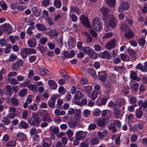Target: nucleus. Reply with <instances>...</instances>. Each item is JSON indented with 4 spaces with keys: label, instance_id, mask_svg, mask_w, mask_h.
Segmentation results:
<instances>
[{
    "label": "nucleus",
    "instance_id": "9",
    "mask_svg": "<svg viewBox=\"0 0 147 147\" xmlns=\"http://www.w3.org/2000/svg\"><path fill=\"white\" fill-rule=\"evenodd\" d=\"M23 65V62L22 60L20 59L16 62L15 63L12 67V69L14 71H16L19 69V66H22Z\"/></svg>",
    "mask_w": 147,
    "mask_h": 147
},
{
    "label": "nucleus",
    "instance_id": "16",
    "mask_svg": "<svg viewBox=\"0 0 147 147\" xmlns=\"http://www.w3.org/2000/svg\"><path fill=\"white\" fill-rule=\"evenodd\" d=\"M49 71L45 67H43L42 68H39L38 69V72L42 76H44L45 75L46 73Z\"/></svg>",
    "mask_w": 147,
    "mask_h": 147
},
{
    "label": "nucleus",
    "instance_id": "54",
    "mask_svg": "<svg viewBox=\"0 0 147 147\" xmlns=\"http://www.w3.org/2000/svg\"><path fill=\"white\" fill-rule=\"evenodd\" d=\"M48 40L47 37H43L41 38L40 39V42L42 45H45Z\"/></svg>",
    "mask_w": 147,
    "mask_h": 147
},
{
    "label": "nucleus",
    "instance_id": "48",
    "mask_svg": "<svg viewBox=\"0 0 147 147\" xmlns=\"http://www.w3.org/2000/svg\"><path fill=\"white\" fill-rule=\"evenodd\" d=\"M28 109L30 110L36 111L38 109L37 105L35 103H34L32 105H30L28 107Z\"/></svg>",
    "mask_w": 147,
    "mask_h": 147
},
{
    "label": "nucleus",
    "instance_id": "13",
    "mask_svg": "<svg viewBox=\"0 0 147 147\" xmlns=\"http://www.w3.org/2000/svg\"><path fill=\"white\" fill-rule=\"evenodd\" d=\"M98 75L100 80L102 82L105 81L107 75L106 72L102 71L98 72Z\"/></svg>",
    "mask_w": 147,
    "mask_h": 147
},
{
    "label": "nucleus",
    "instance_id": "30",
    "mask_svg": "<svg viewBox=\"0 0 147 147\" xmlns=\"http://www.w3.org/2000/svg\"><path fill=\"white\" fill-rule=\"evenodd\" d=\"M36 26L38 30L41 31H44L46 29L45 26L41 24H37Z\"/></svg>",
    "mask_w": 147,
    "mask_h": 147
},
{
    "label": "nucleus",
    "instance_id": "36",
    "mask_svg": "<svg viewBox=\"0 0 147 147\" xmlns=\"http://www.w3.org/2000/svg\"><path fill=\"white\" fill-rule=\"evenodd\" d=\"M90 142L92 145H96L99 143L98 139L97 138H92L90 140Z\"/></svg>",
    "mask_w": 147,
    "mask_h": 147
},
{
    "label": "nucleus",
    "instance_id": "4",
    "mask_svg": "<svg viewBox=\"0 0 147 147\" xmlns=\"http://www.w3.org/2000/svg\"><path fill=\"white\" fill-rule=\"evenodd\" d=\"M80 20L82 24L87 28L90 27V24L88 18L84 15H81L80 17Z\"/></svg>",
    "mask_w": 147,
    "mask_h": 147
},
{
    "label": "nucleus",
    "instance_id": "40",
    "mask_svg": "<svg viewBox=\"0 0 147 147\" xmlns=\"http://www.w3.org/2000/svg\"><path fill=\"white\" fill-rule=\"evenodd\" d=\"M70 8L71 11V12L74 13H76L78 14L80 13V10L77 7H74L73 6H71Z\"/></svg>",
    "mask_w": 147,
    "mask_h": 147
},
{
    "label": "nucleus",
    "instance_id": "14",
    "mask_svg": "<svg viewBox=\"0 0 147 147\" xmlns=\"http://www.w3.org/2000/svg\"><path fill=\"white\" fill-rule=\"evenodd\" d=\"M116 102L119 108L124 106L126 103L125 100L123 98H119L117 99Z\"/></svg>",
    "mask_w": 147,
    "mask_h": 147
},
{
    "label": "nucleus",
    "instance_id": "47",
    "mask_svg": "<svg viewBox=\"0 0 147 147\" xmlns=\"http://www.w3.org/2000/svg\"><path fill=\"white\" fill-rule=\"evenodd\" d=\"M88 71L90 74H92L95 78H97L95 72L92 69L90 68L88 69Z\"/></svg>",
    "mask_w": 147,
    "mask_h": 147
},
{
    "label": "nucleus",
    "instance_id": "3",
    "mask_svg": "<svg viewBox=\"0 0 147 147\" xmlns=\"http://www.w3.org/2000/svg\"><path fill=\"white\" fill-rule=\"evenodd\" d=\"M16 140L21 142H24L26 140V135L22 132L18 133L15 136H13Z\"/></svg>",
    "mask_w": 147,
    "mask_h": 147
},
{
    "label": "nucleus",
    "instance_id": "43",
    "mask_svg": "<svg viewBox=\"0 0 147 147\" xmlns=\"http://www.w3.org/2000/svg\"><path fill=\"white\" fill-rule=\"evenodd\" d=\"M61 3L60 0H55L54 3V6L57 8H59L60 7Z\"/></svg>",
    "mask_w": 147,
    "mask_h": 147
},
{
    "label": "nucleus",
    "instance_id": "10",
    "mask_svg": "<svg viewBox=\"0 0 147 147\" xmlns=\"http://www.w3.org/2000/svg\"><path fill=\"white\" fill-rule=\"evenodd\" d=\"M86 133L82 131H80L77 132L76 133V136L80 140H82L86 137Z\"/></svg>",
    "mask_w": 147,
    "mask_h": 147
},
{
    "label": "nucleus",
    "instance_id": "38",
    "mask_svg": "<svg viewBox=\"0 0 147 147\" xmlns=\"http://www.w3.org/2000/svg\"><path fill=\"white\" fill-rule=\"evenodd\" d=\"M50 131L51 134H54L56 135L58 134L59 129L58 127H55L53 128L50 129Z\"/></svg>",
    "mask_w": 147,
    "mask_h": 147
},
{
    "label": "nucleus",
    "instance_id": "50",
    "mask_svg": "<svg viewBox=\"0 0 147 147\" xmlns=\"http://www.w3.org/2000/svg\"><path fill=\"white\" fill-rule=\"evenodd\" d=\"M55 102L54 101L49 100V101L48 102L49 106V107L54 109L55 106Z\"/></svg>",
    "mask_w": 147,
    "mask_h": 147
},
{
    "label": "nucleus",
    "instance_id": "23",
    "mask_svg": "<svg viewBox=\"0 0 147 147\" xmlns=\"http://www.w3.org/2000/svg\"><path fill=\"white\" fill-rule=\"evenodd\" d=\"M28 121L29 124L31 125H35L36 126H38L39 124L35 121L31 117L28 118Z\"/></svg>",
    "mask_w": 147,
    "mask_h": 147
},
{
    "label": "nucleus",
    "instance_id": "44",
    "mask_svg": "<svg viewBox=\"0 0 147 147\" xmlns=\"http://www.w3.org/2000/svg\"><path fill=\"white\" fill-rule=\"evenodd\" d=\"M82 51L89 55L91 53V50L90 48L89 47H86L83 48Z\"/></svg>",
    "mask_w": 147,
    "mask_h": 147
},
{
    "label": "nucleus",
    "instance_id": "31",
    "mask_svg": "<svg viewBox=\"0 0 147 147\" xmlns=\"http://www.w3.org/2000/svg\"><path fill=\"white\" fill-rule=\"evenodd\" d=\"M138 105L139 106L142 107L144 109H145L147 107V100H146L144 102L142 100H140L138 101Z\"/></svg>",
    "mask_w": 147,
    "mask_h": 147
},
{
    "label": "nucleus",
    "instance_id": "56",
    "mask_svg": "<svg viewBox=\"0 0 147 147\" xmlns=\"http://www.w3.org/2000/svg\"><path fill=\"white\" fill-rule=\"evenodd\" d=\"M129 89V88L128 86H124L123 87L122 91L124 93L127 94L128 93V92Z\"/></svg>",
    "mask_w": 147,
    "mask_h": 147
},
{
    "label": "nucleus",
    "instance_id": "5",
    "mask_svg": "<svg viewBox=\"0 0 147 147\" xmlns=\"http://www.w3.org/2000/svg\"><path fill=\"white\" fill-rule=\"evenodd\" d=\"M129 7V3L127 2H123L121 3L120 6L118 9V12L122 13L124 11L127 10Z\"/></svg>",
    "mask_w": 147,
    "mask_h": 147
},
{
    "label": "nucleus",
    "instance_id": "45",
    "mask_svg": "<svg viewBox=\"0 0 147 147\" xmlns=\"http://www.w3.org/2000/svg\"><path fill=\"white\" fill-rule=\"evenodd\" d=\"M9 117L7 116L3 119V121L4 123L7 125H8L10 123V121Z\"/></svg>",
    "mask_w": 147,
    "mask_h": 147
},
{
    "label": "nucleus",
    "instance_id": "57",
    "mask_svg": "<svg viewBox=\"0 0 147 147\" xmlns=\"http://www.w3.org/2000/svg\"><path fill=\"white\" fill-rule=\"evenodd\" d=\"M84 89L85 91L87 93H89L90 92L92 89V86H89L84 87Z\"/></svg>",
    "mask_w": 147,
    "mask_h": 147
},
{
    "label": "nucleus",
    "instance_id": "37",
    "mask_svg": "<svg viewBox=\"0 0 147 147\" xmlns=\"http://www.w3.org/2000/svg\"><path fill=\"white\" fill-rule=\"evenodd\" d=\"M121 58L124 61H128L129 60V56L125 54H122L120 55Z\"/></svg>",
    "mask_w": 147,
    "mask_h": 147
},
{
    "label": "nucleus",
    "instance_id": "39",
    "mask_svg": "<svg viewBox=\"0 0 147 147\" xmlns=\"http://www.w3.org/2000/svg\"><path fill=\"white\" fill-rule=\"evenodd\" d=\"M58 91L60 94L62 95L66 92V90L63 86H60L58 88Z\"/></svg>",
    "mask_w": 147,
    "mask_h": 147
},
{
    "label": "nucleus",
    "instance_id": "64",
    "mask_svg": "<svg viewBox=\"0 0 147 147\" xmlns=\"http://www.w3.org/2000/svg\"><path fill=\"white\" fill-rule=\"evenodd\" d=\"M9 82L11 84L13 85L17 84L19 83L17 80L15 78L11 79L10 80Z\"/></svg>",
    "mask_w": 147,
    "mask_h": 147
},
{
    "label": "nucleus",
    "instance_id": "15",
    "mask_svg": "<svg viewBox=\"0 0 147 147\" xmlns=\"http://www.w3.org/2000/svg\"><path fill=\"white\" fill-rule=\"evenodd\" d=\"M130 77L131 79L137 81H139L140 80V78L137 76V74L133 71H130Z\"/></svg>",
    "mask_w": 147,
    "mask_h": 147
},
{
    "label": "nucleus",
    "instance_id": "24",
    "mask_svg": "<svg viewBox=\"0 0 147 147\" xmlns=\"http://www.w3.org/2000/svg\"><path fill=\"white\" fill-rule=\"evenodd\" d=\"M48 35L49 36H57L58 35L57 31L55 30H49L48 32Z\"/></svg>",
    "mask_w": 147,
    "mask_h": 147
},
{
    "label": "nucleus",
    "instance_id": "27",
    "mask_svg": "<svg viewBox=\"0 0 147 147\" xmlns=\"http://www.w3.org/2000/svg\"><path fill=\"white\" fill-rule=\"evenodd\" d=\"M76 42V41L75 40L74 38L73 37H71L70 40L68 42V43L70 47L73 48L74 47Z\"/></svg>",
    "mask_w": 147,
    "mask_h": 147
},
{
    "label": "nucleus",
    "instance_id": "21",
    "mask_svg": "<svg viewBox=\"0 0 147 147\" xmlns=\"http://www.w3.org/2000/svg\"><path fill=\"white\" fill-rule=\"evenodd\" d=\"M84 94L78 91L76 93L74 96V99L75 100H77L78 99H80L83 96Z\"/></svg>",
    "mask_w": 147,
    "mask_h": 147
},
{
    "label": "nucleus",
    "instance_id": "59",
    "mask_svg": "<svg viewBox=\"0 0 147 147\" xmlns=\"http://www.w3.org/2000/svg\"><path fill=\"white\" fill-rule=\"evenodd\" d=\"M74 134V131L71 130H68L67 131V135L69 138L71 137Z\"/></svg>",
    "mask_w": 147,
    "mask_h": 147
},
{
    "label": "nucleus",
    "instance_id": "17",
    "mask_svg": "<svg viewBox=\"0 0 147 147\" xmlns=\"http://www.w3.org/2000/svg\"><path fill=\"white\" fill-rule=\"evenodd\" d=\"M100 56L102 58L105 59H110L111 57L110 53L107 51H105L101 53Z\"/></svg>",
    "mask_w": 147,
    "mask_h": 147
},
{
    "label": "nucleus",
    "instance_id": "22",
    "mask_svg": "<svg viewBox=\"0 0 147 147\" xmlns=\"http://www.w3.org/2000/svg\"><path fill=\"white\" fill-rule=\"evenodd\" d=\"M10 102L12 104L16 106H18L19 104L18 99L14 97H11L10 98Z\"/></svg>",
    "mask_w": 147,
    "mask_h": 147
},
{
    "label": "nucleus",
    "instance_id": "58",
    "mask_svg": "<svg viewBox=\"0 0 147 147\" xmlns=\"http://www.w3.org/2000/svg\"><path fill=\"white\" fill-rule=\"evenodd\" d=\"M62 143L63 145H66L68 142V139L67 137H64L61 138Z\"/></svg>",
    "mask_w": 147,
    "mask_h": 147
},
{
    "label": "nucleus",
    "instance_id": "49",
    "mask_svg": "<svg viewBox=\"0 0 147 147\" xmlns=\"http://www.w3.org/2000/svg\"><path fill=\"white\" fill-rule=\"evenodd\" d=\"M17 57V56L15 54H11L8 59L9 61H13L15 60Z\"/></svg>",
    "mask_w": 147,
    "mask_h": 147
},
{
    "label": "nucleus",
    "instance_id": "29",
    "mask_svg": "<svg viewBox=\"0 0 147 147\" xmlns=\"http://www.w3.org/2000/svg\"><path fill=\"white\" fill-rule=\"evenodd\" d=\"M32 115L33 119L35 121L39 124L40 120L38 115L35 113H32Z\"/></svg>",
    "mask_w": 147,
    "mask_h": 147
},
{
    "label": "nucleus",
    "instance_id": "2",
    "mask_svg": "<svg viewBox=\"0 0 147 147\" xmlns=\"http://www.w3.org/2000/svg\"><path fill=\"white\" fill-rule=\"evenodd\" d=\"M92 24L93 27L96 31H99L102 28V24L97 18H95L92 20Z\"/></svg>",
    "mask_w": 147,
    "mask_h": 147
},
{
    "label": "nucleus",
    "instance_id": "28",
    "mask_svg": "<svg viewBox=\"0 0 147 147\" xmlns=\"http://www.w3.org/2000/svg\"><path fill=\"white\" fill-rule=\"evenodd\" d=\"M107 133V131L106 130H104L102 132L98 131V138L101 139L106 136Z\"/></svg>",
    "mask_w": 147,
    "mask_h": 147
},
{
    "label": "nucleus",
    "instance_id": "42",
    "mask_svg": "<svg viewBox=\"0 0 147 147\" xmlns=\"http://www.w3.org/2000/svg\"><path fill=\"white\" fill-rule=\"evenodd\" d=\"M67 124L71 128H74L76 126V122L73 121L72 119L69 121L68 122Z\"/></svg>",
    "mask_w": 147,
    "mask_h": 147
},
{
    "label": "nucleus",
    "instance_id": "12",
    "mask_svg": "<svg viewBox=\"0 0 147 147\" xmlns=\"http://www.w3.org/2000/svg\"><path fill=\"white\" fill-rule=\"evenodd\" d=\"M97 124L99 127H103L105 126L107 123V120L104 118L98 119L96 122Z\"/></svg>",
    "mask_w": 147,
    "mask_h": 147
},
{
    "label": "nucleus",
    "instance_id": "33",
    "mask_svg": "<svg viewBox=\"0 0 147 147\" xmlns=\"http://www.w3.org/2000/svg\"><path fill=\"white\" fill-rule=\"evenodd\" d=\"M28 91L26 89L24 88L21 90L19 92L18 94L21 97H24L27 94Z\"/></svg>",
    "mask_w": 147,
    "mask_h": 147
},
{
    "label": "nucleus",
    "instance_id": "19",
    "mask_svg": "<svg viewBox=\"0 0 147 147\" xmlns=\"http://www.w3.org/2000/svg\"><path fill=\"white\" fill-rule=\"evenodd\" d=\"M27 42L29 47H34L36 45V41L33 39H30Z\"/></svg>",
    "mask_w": 147,
    "mask_h": 147
},
{
    "label": "nucleus",
    "instance_id": "62",
    "mask_svg": "<svg viewBox=\"0 0 147 147\" xmlns=\"http://www.w3.org/2000/svg\"><path fill=\"white\" fill-rule=\"evenodd\" d=\"M120 110H117L115 111L114 113L115 114V117L117 118H119L120 117Z\"/></svg>",
    "mask_w": 147,
    "mask_h": 147
},
{
    "label": "nucleus",
    "instance_id": "34",
    "mask_svg": "<svg viewBox=\"0 0 147 147\" xmlns=\"http://www.w3.org/2000/svg\"><path fill=\"white\" fill-rule=\"evenodd\" d=\"M88 95L89 97L93 100H95L98 96L97 92L95 91H94L92 94H88Z\"/></svg>",
    "mask_w": 147,
    "mask_h": 147
},
{
    "label": "nucleus",
    "instance_id": "6",
    "mask_svg": "<svg viewBox=\"0 0 147 147\" xmlns=\"http://www.w3.org/2000/svg\"><path fill=\"white\" fill-rule=\"evenodd\" d=\"M116 45L115 39L113 38L107 43L105 45V47L107 49L109 50L114 48L115 47Z\"/></svg>",
    "mask_w": 147,
    "mask_h": 147
},
{
    "label": "nucleus",
    "instance_id": "7",
    "mask_svg": "<svg viewBox=\"0 0 147 147\" xmlns=\"http://www.w3.org/2000/svg\"><path fill=\"white\" fill-rule=\"evenodd\" d=\"M124 36L127 39H129L133 38L134 35L133 32L130 29L128 28L125 30Z\"/></svg>",
    "mask_w": 147,
    "mask_h": 147
},
{
    "label": "nucleus",
    "instance_id": "46",
    "mask_svg": "<svg viewBox=\"0 0 147 147\" xmlns=\"http://www.w3.org/2000/svg\"><path fill=\"white\" fill-rule=\"evenodd\" d=\"M142 115L143 113L142 111L139 110H136V115L138 118L140 119L142 117Z\"/></svg>",
    "mask_w": 147,
    "mask_h": 147
},
{
    "label": "nucleus",
    "instance_id": "8",
    "mask_svg": "<svg viewBox=\"0 0 147 147\" xmlns=\"http://www.w3.org/2000/svg\"><path fill=\"white\" fill-rule=\"evenodd\" d=\"M42 144L43 147H50L52 143L49 138H45L43 140Z\"/></svg>",
    "mask_w": 147,
    "mask_h": 147
},
{
    "label": "nucleus",
    "instance_id": "25",
    "mask_svg": "<svg viewBox=\"0 0 147 147\" xmlns=\"http://www.w3.org/2000/svg\"><path fill=\"white\" fill-rule=\"evenodd\" d=\"M28 123L23 121H21L18 125V127L20 128H23L24 129H26L28 127Z\"/></svg>",
    "mask_w": 147,
    "mask_h": 147
},
{
    "label": "nucleus",
    "instance_id": "20",
    "mask_svg": "<svg viewBox=\"0 0 147 147\" xmlns=\"http://www.w3.org/2000/svg\"><path fill=\"white\" fill-rule=\"evenodd\" d=\"M42 120L44 121H47L48 122L50 123L52 121V119H51L50 114L48 113H46L43 117Z\"/></svg>",
    "mask_w": 147,
    "mask_h": 147
},
{
    "label": "nucleus",
    "instance_id": "32",
    "mask_svg": "<svg viewBox=\"0 0 147 147\" xmlns=\"http://www.w3.org/2000/svg\"><path fill=\"white\" fill-rule=\"evenodd\" d=\"M27 87L30 90H32L34 92L37 91V86L35 84H29L28 85Z\"/></svg>",
    "mask_w": 147,
    "mask_h": 147
},
{
    "label": "nucleus",
    "instance_id": "63",
    "mask_svg": "<svg viewBox=\"0 0 147 147\" xmlns=\"http://www.w3.org/2000/svg\"><path fill=\"white\" fill-rule=\"evenodd\" d=\"M94 114L96 117H98L100 116V111L99 109H96L94 112Z\"/></svg>",
    "mask_w": 147,
    "mask_h": 147
},
{
    "label": "nucleus",
    "instance_id": "52",
    "mask_svg": "<svg viewBox=\"0 0 147 147\" xmlns=\"http://www.w3.org/2000/svg\"><path fill=\"white\" fill-rule=\"evenodd\" d=\"M108 128L109 129L111 130L113 132H116L117 131L115 126L113 124H111L109 126Z\"/></svg>",
    "mask_w": 147,
    "mask_h": 147
},
{
    "label": "nucleus",
    "instance_id": "53",
    "mask_svg": "<svg viewBox=\"0 0 147 147\" xmlns=\"http://www.w3.org/2000/svg\"><path fill=\"white\" fill-rule=\"evenodd\" d=\"M16 145V142L14 141H10L7 143L6 146L7 147L15 146Z\"/></svg>",
    "mask_w": 147,
    "mask_h": 147
},
{
    "label": "nucleus",
    "instance_id": "26",
    "mask_svg": "<svg viewBox=\"0 0 147 147\" xmlns=\"http://www.w3.org/2000/svg\"><path fill=\"white\" fill-rule=\"evenodd\" d=\"M48 83L49 86L50 87H53V89H56L57 86L55 82L53 80H49L48 81Z\"/></svg>",
    "mask_w": 147,
    "mask_h": 147
},
{
    "label": "nucleus",
    "instance_id": "41",
    "mask_svg": "<svg viewBox=\"0 0 147 147\" xmlns=\"http://www.w3.org/2000/svg\"><path fill=\"white\" fill-rule=\"evenodd\" d=\"M125 69V67L123 64V65L121 66H115L114 67V70L115 71H118L119 70L123 71Z\"/></svg>",
    "mask_w": 147,
    "mask_h": 147
},
{
    "label": "nucleus",
    "instance_id": "18",
    "mask_svg": "<svg viewBox=\"0 0 147 147\" xmlns=\"http://www.w3.org/2000/svg\"><path fill=\"white\" fill-rule=\"evenodd\" d=\"M28 54H29V53L27 48H24L22 50L21 55L23 58H26Z\"/></svg>",
    "mask_w": 147,
    "mask_h": 147
},
{
    "label": "nucleus",
    "instance_id": "60",
    "mask_svg": "<svg viewBox=\"0 0 147 147\" xmlns=\"http://www.w3.org/2000/svg\"><path fill=\"white\" fill-rule=\"evenodd\" d=\"M96 126L95 124L91 123L88 126V129L89 130H93L96 127Z\"/></svg>",
    "mask_w": 147,
    "mask_h": 147
},
{
    "label": "nucleus",
    "instance_id": "51",
    "mask_svg": "<svg viewBox=\"0 0 147 147\" xmlns=\"http://www.w3.org/2000/svg\"><path fill=\"white\" fill-rule=\"evenodd\" d=\"M129 53L130 55L134 58V60L136 59V54L134 51L132 50H130L129 51Z\"/></svg>",
    "mask_w": 147,
    "mask_h": 147
},
{
    "label": "nucleus",
    "instance_id": "11",
    "mask_svg": "<svg viewBox=\"0 0 147 147\" xmlns=\"http://www.w3.org/2000/svg\"><path fill=\"white\" fill-rule=\"evenodd\" d=\"M1 28L5 31H6L9 33L11 32L12 28L9 24H5L2 26Z\"/></svg>",
    "mask_w": 147,
    "mask_h": 147
},
{
    "label": "nucleus",
    "instance_id": "35",
    "mask_svg": "<svg viewBox=\"0 0 147 147\" xmlns=\"http://www.w3.org/2000/svg\"><path fill=\"white\" fill-rule=\"evenodd\" d=\"M106 3L109 7H112L115 5L116 1L115 0H106Z\"/></svg>",
    "mask_w": 147,
    "mask_h": 147
},
{
    "label": "nucleus",
    "instance_id": "1",
    "mask_svg": "<svg viewBox=\"0 0 147 147\" xmlns=\"http://www.w3.org/2000/svg\"><path fill=\"white\" fill-rule=\"evenodd\" d=\"M100 11L102 13L103 16L105 17L104 20V22H105L107 25H108L112 28H115L116 26V23L115 18L113 15L112 16L111 18H109L108 22H107V19L109 17V14L110 12L109 9L107 7H103L100 9Z\"/></svg>",
    "mask_w": 147,
    "mask_h": 147
},
{
    "label": "nucleus",
    "instance_id": "55",
    "mask_svg": "<svg viewBox=\"0 0 147 147\" xmlns=\"http://www.w3.org/2000/svg\"><path fill=\"white\" fill-rule=\"evenodd\" d=\"M89 55L90 57L93 59H96L97 57V53L93 52H91Z\"/></svg>",
    "mask_w": 147,
    "mask_h": 147
},
{
    "label": "nucleus",
    "instance_id": "61",
    "mask_svg": "<svg viewBox=\"0 0 147 147\" xmlns=\"http://www.w3.org/2000/svg\"><path fill=\"white\" fill-rule=\"evenodd\" d=\"M110 113V112L108 111L103 110L102 111L101 116L103 117H105L107 116V115Z\"/></svg>",
    "mask_w": 147,
    "mask_h": 147
}]
</instances>
